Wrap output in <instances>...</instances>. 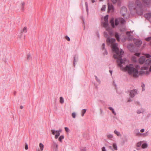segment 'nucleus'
<instances>
[{"instance_id": "f257e3e1", "label": "nucleus", "mask_w": 151, "mask_h": 151, "mask_svg": "<svg viewBox=\"0 0 151 151\" xmlns=\"http://www.w3.org/2000/svg\"><path fill=\"white\" fill-rule=\"evenodd\" d=\"M104 35L105 37L107 38L106 42L107 45H108L111 46L112 51L116 53V54L114 55V58L117 59V62L118 63V65L122 70L127 71L129 74L130 75H132L133 77H137L138 70L134 67L132 64H130L128 65H127L125 68H123L122 66V65L125 63L126 61V59L125 58H124L123 59L121 58L124 52L122 50L119 49L118 47L117 44L114 43L115 41V39L110 38L108 36L106 32H104Z\"/></svg>"}, {"instance_id": "f03ea898", "label": "nucleus", "mask_w": 151, "mask_h": 151, "mask_svg": "<svg viewBox=\"0 0 151 151\" xmlns=\"http://www.w3.org/2000/svg\"><path fill=\"white\" fill-rule=\"evenodd\" d=\"M145 56L141 57L139 59V62L140 64H143L145 62L146 64L150 65L151 64V55L148 54H145Z\"/></svg>"}, {"instance_id": "7ed1b4c3", "label": "nucleus", "mask_w": 151, "mask_h": 151, "mask_svg": "<svg viewBox=\"0 0 151 151\" xmlns=\"http://www.w3.org/2000/svg\"><path fill=\"white\" fill-rule=\"evenodd\" d=\"M125 22V21L124 19L122 18H116L115 20V24H114V18H111L110 22V23L113 28H114L115 27V25L116 26H117L119 23L122 24H124Z\"/></svg>"}, {"instance_id": "20e7f679", "label": "nucleus", "mask_w": 151, "mask_h": 151, "mask_svg": "<svg viewBox=\"0 0 151 151\" xmlns=\"http://www.w3.org/2000/svg\"><path fill=\"white\" fill-rule=\"evenodd\" d=\"M137 94V90H133L130 91L129 96L130 97L133 98Z\"/></svg>"}, {"instance_id": "39448f33", "label": "nucleus", "mask_w": 151, "mask_h": 151, "mask_svg": "<svg viewBox=\"0 0 151 151\" xmlns=\"http://www.w3.org/2000/svg\"><path fill=\"white\" fill-rule=\"evenodd\" d=\"M127 11V9L125 7H122L121 10V13L122 16L123 17H124L125 13Z\"/></svg>"}, {"instance_id": "423d86ee", "label": "nucleus", "mask_w": 151, "mask_h": 151, "mask_svg": "<svg viewBox=\"0 0 151 151\" xmlns=\"http://www.w3.org/2000/svg\"><path fill=\"white\" fill-rule=\"evenodd\" d=\"M102 24L103 25V26L106 28V30H108L109 28L110 27L109 25L108 22L104 21V22H102Z\"/></svg>"}, {"instance_id": "0eeeda50", "label": "nucleus", "mask_w": 151, "mask_h": 151, "mask_svg": "<svg viewBox=\"0 0 151 151\" xmlns=\"http://www.w3.org/2000/svg\"><path fill=\"white\" fill-rule=\"evenodd\" d=\"M108 12H109L110 11H111L112 12H113L114 11V7L112 4L108 3Z\"/></svg>"}, {"instance_id": "6e6552de", "label": "nucleus", "mask_w": 151, "mask_h": 151, "mask_svg": "<svg viewBox=\"0 0 151 151\" xmlns=\"http://www.w3.org/2000/svg\"><path fill=\"white\" fill-rule=\"evenodd\" d=\"M61 131L62 130L61 129H59L58 130L56 131V134L55 135V139H57L58 138V137L60 135V132H61Z\"/></svg>"}, {"instance_id": "1a4fd4ad", "label": "nucleus", "mask_w": 151, "mask_h": 151, "mask_svg": "<svg viewBox=\"0 0 151 151\" xmlns=\"http://www.w3.org/2000/svg\"><path fill=\"white\" fill-rule=\"evenodd\" d=\"M135 44L137 47H139L142 44V42L139 40H136L135 42Z\"/></svg>"}, {"instance_id": "9d476101", "label": "nucleus", "mask_w": 151, "mask_h": 151, "mask_svg": "<svg viewBox=\"0 0 151 151\" xmlns=\"http://www.w3.org/2000/svg\"><path fill=\"white\" fill-rule=\"evenodd\" d=\"M146 18L149 20L151 19V13H148L145 14Z\"/></svg>"}, {"instance_id": "9b49d317", "label": "nucleus", "mask_w": 151, "mask_h": 151, "mask_svg": "<svg viewBox=\"0 0 151 151\" xmlns=\"http://www.w3.org/2000/svg\"><path fill=\"white\" fill-rule=\"evenodd\" d=\"M149 71H151V66H150L149 71L146 70V71L142 70L140 71V73L141 74H148L149 73Z\"/></svg>"}, {"instance_id": "f8f14e48", "label": "nucleus", "mask_w": 151, "mask_h": 151, "mask_svg": "<svg viewBox=\"0 0 151 151\" xmlns=\"http://www.w3.org/2000/svg\"><path fill=\"white\" fill-rule=\"evenodd\" d=\"M136 4L137 5V7L140 8L141 7L142 4L139 1L137 0L136 1Z\"/></svg>"}, {"instance_id": "ddd939ff", "label": "nucleus", "mask_w": 151, "mask_h": 151, "mask_svg": "<svg viewBox=\"0 0 151 151\" xmlns=\"http://www.w3.org/2000/svg\"><path fill=\"white\" fill-rule=\"evenodd\" d=\"M106 30L108 31L109 35L111 36H112L114 35L113 31L112 30L110 29V27L109 28L108 30Z\"/></svg>"}, {"instance_id": "4468645a", "label": "nucleus", "mask_w": 151, "mask_h": 151, "mask_svg": "<svg viewBox=\"0 0 151 151\" xmlns=\"http://www.w3.org/2000/svg\"><path fill=\"white\" fill-rule=\"evenodd\" d=\"M115 37L118 41H120V36L118 33L116 32L115 33Z\"/></svg>"}, {"instance_id": "2eb2a0df", "label": "nucleus", "mask_w": 151, "mask_h": 151, "mask_svg": "<svg viewBox=\"0 0 151 151\" xmlns=\"http://www.w3.org/2000/svg\"><path fill=\"white\" fill-rule=\"evenodd\" d=\"M134 133L136 136L139 135L141 134V133L139 132V130L137 129H136L134 130Z\"/></svg>"}, {"instance_id": "dca6fc26", "label": "nucleus", "mask_w": 151, "mask_h": 151, "mask_svg": "<svg viewBox=\"0 0 151 151\" xmlns=\"http://www.w3.org/2000/svg\"><path fill=\"white\" fill-rule=\"evenodd\" d=\"M39 146L40 150H38V151H42L43 149L44 145L42 143H40L39 144Z\"/></svg>"}, {"instance_id": "f3484780", "label": "nucleus", "mask_w": 151, "mask_h": 151, "mask_svg": "<svg viewBox=\"0 0 151 151\" xmlns=\"http://www.w3.org/2000/svg\"><path fill=\"white\" fill-rule=\"evenodd\" d=\"M27 28L26 27H24L23 29L21 31V32L22 33L23 32L26 33L27 32Z\"/></svg>"}, {"instance_id": "a211bd4d", "label": "nucleus", "mask_w": 151, "mask_h": 151, "mask_svg": "<svg viewBox=\"0 0 151 151\" xmlns=\"http://www.w3.org/2000/svg\"><path fill=\"white\" fill-rule=\"evenodd\" d=\"M102 49H103L104 50H105L104 52V55H107L108 54V52H107V51H106V50L105 49V45L104 43H103L102 44Z\"/></svg>"}, {"instance_id": "6ab92c4d", "label": "nucleus", "mask_w": 151, "mask_h": 151, "mask_svg": "<svg viewBox=\"0 0 151 151\" xmlns=\"http://www.w3.org/2000/svg\"><path fill=\"white\" fill-rule=\"evenodd\" d=\"M114 133L116 134L117 136H121V134L119 132L117 131L116 130H115L114 131Z\"/></svg>"}, {"instance_id": "aec40b11", "label": "nucleus", "mask_w": 151, "mask_h": 151, "mask_svg": "<svg viewBox=\"0 0 151 151\" xmlns=\"http://www.w3.org/2000/svg\"><path fill=\"white\" fill-rule=\"evenodd\" d=\"M143 1V2L146 4H148L150 3L151 1V0H141Z\"/></svg>"}, {"instance_id": "412c9836", "label": "nucleus", "mask_w": 151, "mask_h": 151, "mask_svg": "<svg viewBox=\"0 0 151 151\" xmlns=\"http://www.w3.org/2000/svg\"><path fill=\"white\" fill-rule=\"evenodd\" d=\"M109 109L112 111V113L114 115H116V113L115 112L114 109L111 107H109Z\"/></svg>"}, {"instance_id": "4be33fe9", "label": "nucleus", "mask_w": 151, "mask_h": 151, "mask_svg": "<svg viewBox=\"0 0 151 151\" xmlns=\"http://www.w3.org/2000/svg\"><path fill=\"white\" fill-rule=\"evenodd\" d=\"M60 102L61 104H63L64 102V99L62 97L60 98Z\"/></svg>"}, {"instance_id": "5701e85b", "label": "nucleus", "mask_w": 151, "mask_h": 151, "mask_svg": "<svg viewBox=\"0 0 151 151\" xmlns=\"http://www.w3.org/2000/svg\"><path fill=\"white\" fill-rule=\"evenodd\" d=\"M113 147L114 150H117V147L116 144L115 143H114L113 144Z\"/></svg>"}, {"instance_id": "b1692460", "label": "nucleus", "mask_w": 151, "mask_h": 151, "mask_svg": "<svg viewBox=\"0 0 151 151\" xmlns=\"http://www.w3.org/2000/svg\"><path fill=\"white\" fill-rule=\"evenodd\" d=\"M147 147V145L146 143L143 144L142 145V148H146Z\"/></svg>"}, {"instance_id": "393cba45", "label": "nucleus", "mask_w": 151, "mask_h": 151, "mask_svg": "<svg viewBox=\"0 0 151 151\" xmlns=\"http://www.w3.org/2000/svg\"><path fill=\"white\" fill-rule=\"evenodd\" d=\"M86 109H83L82 111V114H81V115L82 116H83L84 115V114H85V113L86 112Z\"/></svg>"}, {"instance_id": "a878e982", "label": "nucleus", "mask_w": 151, "mask_h": 151, "mask_svg": "<svg viewBox=\"0 0 151 151\" xmlns=\"http://www.w3.org/2000/svg\"><path fill=\"white\" fill-rule=\"evenodd\" d=\"M108 15H106L104 17V21L106 22H108Z\"/></svg>"}, {"instance_id": "bb28decb", "label": "nucleus", "mask_w": 151, "mask_h": 151, "mask_svg": "<svg viewBox=\"0 0 151 151\" xmlns=\"http://www.w3.org/2000/svg\"><path fill=\"white\" fill-rule=\"evenodd\" d=\"M107 137L109 139H111L113 137V136L112 134H109L107 135Z\"/></svg>"}, {"instance_id": "cd10ccee", "label": "nucleus", "mask_w": 151, "mask_h": 151, "mask_svg": "<svg viewBox=\"0 0 151 151\" xmlns=\"http://www.w3.org/2000/svg\"><path fill=\"white\" fill-rule=\"evenodd\" d=\"M64 138V136L63 135H61L59 138V140L60 142H61L62 139Z\"/></svg>"}, {"instance_id": "c85d7f7f", "label": "nucleus", "mask_w": 151, "mask_h": 151, "mask_svg": "<svg viewBox=\"0 0 151 151\" xmlns=\"http://www.w3.org/2000/svg\"><path fill=\"white\" fill-rule=\"evenodd\" d=\"M106 9V6L105 5H103L102 6L101 10L102 11H104Z\"/></svg>"}, {"instance_id": "c756f323", "label": "nucleus", "mask_w": 151, "mask_h": 151, "mask_svg": "<svg viewBox=\"0 0 151 151\" xmlns=\"http://www.w3.org/2000/svg\"><path fill=\"white\" fill-rule=\"evenodd\" d=\"M141 144H142L141 142H138L137 144V147H140L141 146Z\"/></svg>"}, {"instance_id": "7c9ffc66", "label": "nucleus", "mask_w": 151, "mask_h": 151, "mask_svg": "<svg viewBox=\"0 0 151 151\" xmlns=\"http://www.w3.org/2000/svg\"><path fill=\"white\" fill-rule=\"evenodd\" d=\"M22 4V10H24V7L25 5V3L24 2H22L21 3Z\"/></svg>"}, {"instance_id": "2f4dec72", "label": "nucleus", "mask_w": 151, "mask_h": 151, "mask_svg": "<svg viewBox=\"0 0 151 151\" xmlns=\"http://www.w3.org/2000/svg\"><path fill=\"white\" fill-rule=\"evenodd\" d=\"M148 67H145V66L142 67L141 68V69L142 70H147L148 69Z\"/></svg>"}, {"instance_id": "473e14b6", "label": "nucleus", "mask_w": 151, "mask_h": 151, "mask_svg": "<svg viewBox=\"0 0 151 151\" xmlns=\"http://www.w3.org/2000/svg\"><path fill=\"white\" fill-rule=\"evenodd\" d=\"M131 32H127L126 33V34L127 36L128 37H130L131 36L130 33Z\"/></svg>"}, {"instance_id": "72a5a7b5", "label": "nucleus", "mask_w": 151, "mask_h": 151, "mask_svg": "<svg viewBox=\"0 0 151 151\" xmlns=\"http://www.w3.org/2000/svg\"><path fill=\"white\" fill-rule=\"evenodd\" d=\"M72 116L73 118H75L76 116V114L75 113H73L72 114Z\"/></svg>"}, {"instance_id": "f704fd0d", "label": "nucleus", "mask_w": 151, "mask_h": 151, "mask_svg": "<svg viewBox=\"0 0 151 151\" xmlns=\"http://www.w3.org/2000/svg\"><path fill=\"white\" fill-rule=\"evenodd\" d=\"M51 132L52 133V134L53 135H55V133H56V131L54 129L51 130Z\"/></svg>"}, {"instance_id": "c9c22d12", "label": "nucleus", "mask_w": 151, "mask_h": 151, "mask_svg": "<svg viewBox=\"0 0 151 151\" xmlns=\"http://www.w3.org/2000/svg\"><path fill=\"white\" fill-rule=\"evenodd\" d=\"M81 151H86L85 147H83L82 148L81 150Z\"/></svg>"}, {"instance_id": "e433bc0d", "label": "nucleus", "mask_w": 151, "mask_h": 151, "mask_svg": "<svg viewBox=\"0 0 151 151\" xmlns=\"http://www.w3.org/2000/svg\"><path fill=\"white\" fill-rule=\"evenodd\" d=\"M65 131L67 132H69L70 130H69V129H68V127H65Z\"/></svg>"}, {"instance_id": "4c0bfd02", "label": "nucleus", "mask_w": 151, "mask_h": 151, "mask_svg": "<svg viewBox=\"0 0 151 151\" xmlns=\"http://www.w3.org/2000/svg\"><path fill=\"white\" fill-rule=\"evenodd\" d=\"M151 40V37H147L146 39V40L147 41H150Z\"/></svg>"}, {"instance_id": "58836bf2", "label": "nucleus", "mask_w": 151, "mask_h": 151, "mask_svg": "<svg viewBox=\"0 0 151 151\" xmlns=\"http://www.w3.org/2000/svg\"><path fill=\"white\" fill-rule=\"evenodd\" d=\"M85 4L86 7V10L87 11L88 10V3L87 2H86L85 3Z\"/></svg>"}, {"instance_id": "ea45409f", "label": "nucleus", "mask_w": 151, "mask_h": 151, "mask_svg": "<svg viewBox=\"0 0 151 151\" xmlns=\"http://www.w3.org/2000/svg\"><path fill=\"white\" fill-rule=\"evenodd\" d=\"M31 56L30 55H28L27 56V59L28 60H29L31 59Z\"/></svg>"}, {"instance_id": "a19ab883", "label": "nucleus", "mask_w": 151, "mask_h": 151, "mask_svg": "<svg viewBox=\"0 0 151 151\" xmlns=\"http://www.w3.org/2000/svg\"><path fill=\"white\" fill-rule=\"evenodd\" d=\"M113 4H115L116 3L117 0H111Z\"/></svg>"}, {"instance_id": "79ce46f5", "label": "nucleus", "mask_w": 151, "mask_h": 151, "mask_svg": "<svg viewBox=\"0 0 151 151\" xmlns=\"http://www.w3.org/2000/svg\"><path fill=\"white\" fill-rule=\"evenodd\" d=\"M65 38L66 40H67L68 41H70V38L68 36H66L65 37Z\"/></svg>"}, {"instance_id": "37998d69", "label": "nucleus", "mask_w": 151, "mask_h": 151, "mask_svg": "<svg viewBox=\"0 0 151 151\" xmlns=\"http://www.w3.org/2000/svg\"><path fill=\"white\" fill-rule=\"evenodd\" d=\"M132 60L134 62H136V61L135 56H133L132 57Z\"/></svg>"}, {"instance_id": "c03bdc74", "label": "nucleus", "mask_w": 151, "mask_h": 151, "mask_svg": "<svg viewBox=\"0 0 151 151\" xmlns=\"http://www.w3.org/2000/svg\"><path fill=\"white\" fill-rule=\"evenodd\" d=\"M28 148V146L27 144H26L25 146V149L26 150H27Z\"/></svg>"}, {"instance_id": "a18cd8bd", "label": "nucleus", "mask_w": 151, "mask_h": 151, "mask_svg": "<svg viewBox=\"0 0 151 151\" xmlns=\"http://www.w3.org/2000/svg\"><path fill=\"white\" fill-rule=\"evenodd\" d=\"M102 151H106V150L105 147H103L102 148Z\"/></svg>"}, {"instance_id": "49530a36", "label": "nucleus", "mask_w": 151, "mask_h": 151, "mask_svg": "<svg viewBox=\"0 0 151 151\" xmlns=\"http://www.w3.org/2000/svg\"><path fill=\"white\" fill-rule=\"evenodd\" d=\"M76 62V58L75 57H74V62H73V64H74V66H75V62Z\"/></svg>"}, {"instance_id": "de8ad7c7", "label": "nucleus", "mask_w": 151, "mask_h": 151, "mask_svg": "<svg viewBox=\"0 0 151 151\" xmlns=\"http://www.w3.org/2000/svg\"><path fill=\"white\" fill-rule=\"evenodd\" d=\"M140 55V53H139L137 52V53H135V55L137 56H139Z\"/></svg>"}, {"instance_id": "09e8293b", "label": "nucleus", "mask_w": 151, "mask_h": 151, "mask_svg": "<svg viewBox=\"0 0 151 151\" xmlns=\"http://www.w3.org/2000/svg\"><path fill=\"white\" fill-rule=\"evenodd\" d=\"M145 86V85L143 84L142 86V91H143L145 90V88H144Z\"/></svg>"}, {"instance_id": "8fccbe9b", "label": "nucleus", "mask_w": 151, "mask_h": 151, "mask_svg": "<svg viewBox=\"0 0 151 151\" xmlns=\"http://www.w3.org/2000/svg\"><path fill=\"white\" fill-rule=\"evenodd\" d=\"M95 76L96 77V80L98 81V82H100V81L99 80V79H98V78L96 76Z\"/></svg>"}, {"instance_id": "3c124183", "label": "nucleus", "mask_w": 151, "mask_h": 151, "mask_svg": "<svg viewBox=\"0 0 151 151\" xmlns=\"http://www.w3.org/2000/svg\"><path fill=\"white\" fill-rule=\"evenodd\" d=\"M145 131V129H142L140 130V132H143Z\"/></svg>"}, {"instance_id": "603ef678", "label": "nucleus", "mask_w": 151, "mask_h": 151, "mask_svg": "<svg viewBox=\"0 0 151 151\" xmlns=\"http://www.w3.org/2000/svg\"><path fill=\"white\" fill-rule=\"evenodd\" d=\"M109 149H111V150H114L112 149V147L111 146H109Z\"/></svg>"}, {"instance_id": "864d4df0", "label": "nucleus", "mask_w": 151, "mask_h": 151, "mask_svg": "<svg viewBox=\"0 0 151 151\" xmlns=\"http://www.w3.org/2000/svg\"><path fill=\"white\" fill-rule=\"evenodd\" d=\"M142 112H141L139 110H137V113L138 114H140V113H141Z\"/></svg>"}, {"instance_id": "5fc2aeb1", "label": "nucleus", "mask_w": 151, "mask_h": 151, "mask_svg": "<svg viewBox=\"0 0 151 151\" xmlns=\"http://www.w3.org/2000/svg\"><path fill=\"white\" fill-rule=\"evenodd\" d=\"M55 144V147H56L57 148H58V145L56 144Z\"/></svg>"}, {"instance_id": "6e6d98bb", "label": "nucleus", "mask_w": 151, "mask_h": 151, "mask_svg": "<svg viewBox=\"0 0 151 151\" xmlns=\"http://www.w3.org/2000/svg\"><path fill=\"white\" fill-rule=\"evenodd\" d=\"M91 0L92 2V3H93L95 2V0Z\"/></svg>"}, {"instance_id": "4d7b16f0", "label": "nucleus", "mask_w": 151, "mask_h": 151, "mask_svg": "<svg viewBox=\"0 0 151 151\" xmlns=\"http://www.w3.org/2000/svg\"><path fill=\"white\" fill-rule=\"evenodd\" d=\"M109 72L110 73L111 75L112 74V70H110Z\"/></svg>"}, {"instance_id": "13d9d810", "label": "nucleus", "mask_w": 151, "mask_h": 151, "mask_svg": "<svg viewBox=\"0 0 151 151\" xmlns=\"http://www.w3.org/2000/svg\"><path fill=\"white\" fill-rule=\"evenodd\" d=\"M20 109H22L23 108V106H20Z\"/></svg>"}, {"instance_id": "bf43d9fd", "label": "nucleus", "mask_w": 151, "mask_h": 151, "mask_svg": "<svg viewBox=\"0 0 151 151\" xmlns=\"http://www.w3.org/2000/svg\"><path fill=\"white\" fill-rule=\"evenodd\" d=\"M132 101V100H131V99H129V100H128V102H130V101Z\"/></svg>"}, {"instance_id": "052dcab7", "label": "nucleus", "mask_w": 151, "mask_h": 151, "mask_svg": "<svg viewBox=\"0 0 151 151\" xmlns=\"http://www.w3.org/2000/svg\"><path fill=\"white\" fill-rule=\"evenodd\" d=\"M103 0H99V1H103Z\"/></svg>"}, {"instance_id": "680f3d73", "label": "nucleus", "mask_w": 151, "mask_h": 151, "mask_svg": "<svg viewBox=\"0 0 151 151\" xmlns=\"http://www.w3.org/2000/svg\"><path fill=\"white\" fill-rule=\"evenodd\" d=\"M134 151H136L135 150H134Z\"/></svg>"}]
</instances>
